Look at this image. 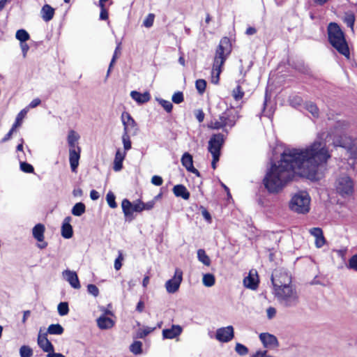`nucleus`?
Listing matches in <instances>:
<instances>
[{"instance_id": "nucleus-1", "label": "nucleus", "mask_w": 357, "mask_h": 357, "mask_svg": "<svg viewBox=\"0 0 357 357\" xmlns=\"http://www.w3.org/2000/svg\"><path fill=\"white\" fill-rule=\"evenodd\" d=\"M324 133L304 149L287 148L278 164L271 165L263 180L270 193H278L296 175L313 180L317 178L319 167L327 162L331 154L323 139Z\"/></svg>"}, {"instance_id": "nucleus-2", "label": "nucleus", "mask_w": 357, "mask_h": 357, "mask_svg": "<svg viewBox=\"0 0 357 357\" xmlns=\"http://www.w3.org/2000/svg\"><path fill=\"white\" fill-rule=\"evenodd\" d=\"M273 294L278 303L287 308L296 307L299 303V295L291 284V278L286 272L275 271L271 276Z\"/></svg>"}, {"instance_id": "nucleus-3", "label": "nucleus", "mask_w": 357, "mask_h": 357, "mask_svg": "<svg viewBox=\"0 0 357 357\" xmlns=\"http://www.w3.org/2000/svg\"><path fill=\"white\" fill-rule=\"evenodd\" d=\"M231 51V45L229 38L227 37L222 38L215 51L214 57L211 82L213 84H218L219 82L220 74L222 72V66L225 63L227 56Z\"/></svg>"}, {"instance_id": "nucleus-4", "label": "nucleus", "mask_w": 357, "mask_h": 357, "mask_svg": "<svg viewBox=\"0 0 357 357\" xmlns=\"http://www.w3.org/2000/svg\"><path fill=\"white\" fill-rule=\"evenodd\" d=\"M328 40L341 54L349 56V50L343 32L337 23L331 22L328 26Z\"/></svg>"}, {"instance_id": "nucleus-5", "label": "nucleus", "mask_w": 357, "mask_h": 357, "mask_svg": "<svg viewBox=\"0 0 357 357\" xmlns=\"http://www.w3.org/2000/svg\"><path fill=\"white\" fill-rule=\"evenodd\" d=\"M238 118L239 116L236 111L227 109L219 116L218 119L211 121L208 127L215 130L223 128L225 126L231 128L236 124Z\"/></svg>"}, {"instance_id": "nucleus-6", "label": "nucleus", "mask_w": 357, "mask_h": 357, "mask_svg": "<svg viewBox=\"0 0 357 357\" xmlns=\"http://www.w3.org/2000/svg\"><path fill=\"white\" fill-rule=\"evenodd\" d=\"M310 197L307 192L301 191L294 195L290 202L292 211L298 213H306L310 210Z\"/></svg>"}, {"instance_id": "nucleus-7", "label": "nucleus", "mask_w": 357, "mask_h": 357, "mask_svg": "<svg viewBox=\"0 0 357 357\" xmlns=\"http://www.w3.org/2000/svg\"><path fill=\"white\" fill-rule=\"evenodd\" d=\"M335 188L337 192L342 197L350 196L354 192V181L347 175H341L335 182Z\"/></svg>"}, {"instance_id": "nucleus-8", "label": "nucleus", "mask_w": 357, "mask_h": 357, "mask_svg": "<svg viewBox=\"0 0 357 357\" xmlns=\"http://www.w3.org/2000/svg\"><path fill=\"white\" fill-rule=\"evenodd\" d=\"M121 208L126 220L129 222L135 219V212H142V208L139 205V199L132 203L128 199H124L121 202Z\"/></svg>"}, {"instance_id": "nucleus-9", "label": "nucleus", "mask_w": 357, "mask_h": 357, "mask_svg": "<svg viewBox=\"0 0 357 357\" xmlns=\"http://www.w3.org/2000/svg\"><path fill=\"white\" fill-rule=\"evenodd\" d=\"M121 121L123 125V133L135 135L138 132L137 124L128 112H123L121 114Z\"/></svg>"}, {"instance_id": "nucleus-10", "label": "nucleus", "mask_w": 357, "mask_h": 357, "mask_svg": "<svg viewBox=\"0 0 357 357\" xmlns=\"http://www.w3.org/2000/svg\"><path fill=\"white\" fill-rule=\"evenodd\" d=\"M225 142L224 135L222 133L214 134L208 142V151L211 155H220V149Z\"/></svg>"}, {"instance_id": "nucleus-11", "label": "nucleus", "mask_w": 357, "mask_h": 357, "mask_svg": "<svg viewBox=\"0 0 357 357\" xmlns=\"http://www.w3.org/2000/svg\"><path fill=\"white\" fill-rule=\"evenodd\" d=\"M183 280V271L176 268L174 277L167 280L165 284L167 291L170 294L176 292Z\"/></svg>"}, {"instance_id": "nucleus-12", "label": "nucleus", "mask_w": 357, "mask_h": 357, "mask_svg": "<svg viewBox=\"0 0 357 357\" xmlns=\"http://www.w3.org/2000/svg\"><path fill=\"white\" fill-rule=\"evenodd\" d=\"M234 337V328L231 326L220 328L216 331L215 338L222 342H228Z\"/></svg>"}, {"instance_id": "nucleus-13", "label": "nucleus", "mask_w": 357, "mask_h": 357, "mask_svg": "<svg viewBox=\"0 0 357 357\" xmlns=\"http://www.w3.org/2000/svg\"><path fill=\"white\" fill-rule=\"evenodd\" d=\"M45 230V226L40 223L35 225L32 229L33 236L40 242L38 247L40 249H44L47 246V243L44 241Z\"/></svg>"}, {"instance_id": "nucleus-14", "label": "nucleus", "mask_w": 357, "mask_h": 357, "mask_svg": "<svg viewBox=\"0 0 357 357\" xmlns=\"http://www.w3.org/2000/svg\"><path fill=\"white\" fill-rule=\"evenodd\" d=\"M62 275L73 288L75 289H80L81 285L76 272L70 270H65L63 271Z\"/></svg>"}, {"instance_id": "nucleus-15", "label": "nucleus", "mask_w": 357, "mask_h": 357, "mask_svg": "<svg viewBox=\"0 0 357 357\" xmlns=\"http://www.w3.org/2000/svg\"><path fill=\"white\" fill-rule=\"evenodd\" d=\"M38 344L43 351L47 352L48 354L54 351V346L47 339V333H43L41 330L39 331L38 336Z\"/></svg>"}, {"instance_id": "nucleus-16", "label": "nucleus", "mask_w": 357, "mask_h": 357, "mask_svg": "<svg viewBox=\"0 0 357 357\" xmlns=\"http://www.w3.org/2000/svg\"><path fill=\"white\" fill-rule=\"evenodd\" d=\"M27 113L26 109H23L20 111V112L17 114L15 122L13 125L11 129L9 130V132L4 136V137L1 139V142L4 143L9 140L13 133V132L15 130V129L21 126V122L23 119V118L25 116V115Z\"/></svg>"}, {"instance_id": "nucleus-17", "label": "nucleus", "mask_w": 357, "mask_h": 357, "mask_svg": "<svg viewBox=\"0 0 357 357\" xmlns=\"http://www.w3.org/2000/svg\"><path fill=\"white\" fill-rule=\"evenodd\" d=\"M181 161L183 166L185 167L188 172L199 176V172L194 167L192 156L189 153L186 152L183 153Z\"/></svg>"}, {"instance_id": "nucleus-18", "label": "nucleus", "mask_w": 357, "mask_h": 357, "mask_svg": "<svg viewBox=\"0 0 357 357\" xmlns=\"http://www.w3.org/2000/svg\"><path fill=\"white\" fill-rule=\"evenodd\" d=\"M259 339L266 348H274L278 346V341L275 336L269 333H261Z\"/></svg>"}, {"instance_id": "nucleus-19", "label": "nucleus", "mask_w": 357, "mask_h": 357, "mask_svg": "<svg viewBox=\"0 0 357 357\" xmlns=\"http://www.w3.org/2000/svg\"><path fill=\"white\" fill-rule=\"evenodd\" d=\"M77 150L69 149V161L72 172H76L79 165V160L80 158V147H77Z\"/></svg>"}, {"instance_id": "nucleus-20", "label": "nucleus", "mask_w": 357, "mask_h": 357, "mask_svg": "<svg viewBox=\"0 0 357 357\" xmlns=\"http://www.w3.org/2000/svg\"><path fill=\"white\" fill-rule=\"evenodd\" d=\"M182 327L179 325H172L170 328L162 330L164 339H174L179 336L182 333Z\"/></svg>"}, {"instance_id": "nucleus-21", "label": "nucleus", "mask_w": 357, "mask_h": 357, "mask_svg": "<svg viewBox=\"0 0 357 357\" xmlns=\"http://www.w3.org/2000/svg\"><path fill=\"white\" fill-rule=\"evenodd\" d=\"M310 233L315 238V245L317 248H321L326 243L322 229L319 227H313L310 229Z\"/></svg>"}, {"instance_id": "nucleus-22", "label": "nucleus", "mask_w": 357, "mask_h": 357, "mask_svg": "<svg viewBox=\"0 0 357 357\" xmlns=\"http://www.w3.org/2000/svg\"><path fill=\"white\" fill-rule=\"evenodd\" d=\"M71 221V217L68 216L65 218L62 227H61V236L64 238H70L73 235V230L70 222Z\"/></svg>"}, {"instance_id": "nucleus-23", "label": "nucleus", "mask_w": 357, "mask_h": 357, "mask_svg": "<svg viewBox=\"0 0 357 357\" xmlns=\"http://www.w3.org/2000/svg\"><path fill=\"white\" fill-rule=\"evenodd\" d=\"M126 155L125 151H121L120 149L117 150L113 166V169L115 172H119L123 168V161L125 159Z\"/></svg>"}, {"instance_id": "nucleus-24", "label": "nucleus", "mask_w": 357, "mask_h": 357, "mask_svg": "<svg viewBox=\"0 0 357 357\" xmlns=\"http://www.w3.org/2000/svg\"><path fill=\"white\" fill-rule=\"evenodd\" d=\"M131 98L139 104L147 102L151 99V96L149 92L141 93L136 91H132L130 93Z\"/></svg>"}, {"instance_id": "nucleus-25", "label": "nucleus", "mask_w": 357, "mask_h": 357, "mask_svg": "<svg viewBox=\"0 0 357 357\" xmlns=\"http://www.w3.org/2000/svg\"><path fill=\"white\" fill-rule=\"evenodd\" d=\"M173 192L176 197H181L185 200H188L190 198V192L183 185L179 184L174 185Z\"/></svg>"}, {"instance_id": "nucleus-26", "label": "nucleus", "mask_w": 357, "mask_h": 357, "mask_svg": "<svg viewBox=\"0 0 357 357\" xmlns=\"http://www.w3.org/2000/svg\"><path fill=\"white\" fill-rule=\"evenodd\" d=\"M79 135L75 130H71L68 132L67 141L70 149L77 150V147H79L77 146V142L79 139Z\"/></svg>"}, {"instance_id": "nucleus-27", "label": "nucleus", "mask_w": 357, "mask_h": 357, "mask_svg": "<svg viewBox=\"0 0 357 357\" xmlns=\"http://www.w3.org/2000/svg\"><path fill=\"white\" fill-rule=\"evenodd\" d=\"M41 17L45 22L50 21L54 15V9L48 4H45L42 7Z\"/></svg>"}, {"instance_id": "nucleus-28", "label": "nucleus", "mask_w": 357, "mask_h": 357, "mask_svg": "<svg viewBox=\"0 0 357 357\" xmlns=\"http://www.w3.org/2000/svg\"><path fill=\"white\" fill-rule=\"evenodd\" d=\"M97 324L100 329H109L113 327L114 322L112 319L103 315L97 319Z\"/></svg>"}, {"instance_id": "nucleus-29", "label": "nucleus", "mask_w": 357, "mask_h": 357, "mask_svg": "<svg viewBox=\"0 0 357 357\" xmlns=\"http://www.w3.org/2000/svg\"><path fill=\"white\" fill-rule=\"evenodd\" d=\"M243 284L247 288L255 289L258 286V281L251 275V273H250V274L244 278Z\"/></svg>"}, {"instance_id": "nucleus-30", "label": "nucleus", "mask_w": 357, "mask_h": 357, "mask_svg": "<svg viewBox=\"0 0 357 357\" xmlns=\"http://www.w3.org/2000/svg\"><path fill=\"white\" fill-rule=\"evenodd\" d=\"M197 259L205 266H209L211 265V259L204 249L197 250Z\"/></svg>"}, {"instance_id": "nucleus-31", "label": "nucleus", "mask_w": 357, "mask_h": 357, "mask_svg": "<svg viewBox=\"0 0 357 357\" xmlns=\"http://www.w3.org/2000/svg\"><path fill=\"white\" fill-rule=\"evenodd\" d=\"M64 331L63 328L59 324H51L47 328V334L61 335Z\"/></svg>"}, {"instance_id": "nucleus-32", "label": "nucleus", "mask_w": 357, "mask_h": 357, "mask_svg": "<svg viewBox=\"0 0 357 357\" xmlns=\"http://www.w3.org/2000/svg\"><path fill=\"white\" fill-rule=\"evenodd\" d=\"M86 211V206L82 202H78L74 205L72 208V214L75 216H81Z\"/></svg>"}, {"instance_id": "nucleus-33", "label": "nucleus", "mask_w": 357, "mask_h": 357, "mask_svg": "<svg viewBox=\"0 0 357 357\" xmlns=\"http://www.w3.org/2000/svg\"><path fill=\"white\" fill-rule=\"evenodd\" d=\"M202 282L205 287H211L215 282V276L211 273H206L203 275Z\"/></svg>"}, {"instance_id": "nucleus-34", "label": "nucleus", "mask_w": 357, "mask_h": 357, "mask_svg": "<svg viewBox=\"0 0 357 357\" xmlns=\"http://www.w3.org/2000/svg\"><path fill=\"white\" fill-rule=\"evenodd\" d=\"M344 22L354 31L355 15L352 13H347L344 17Z\"/></svg>"}, {"instance_id": "nucleus-35", "label": "nucleus", "mask_w": 357, "mask_h": 357, "mask_svg": "<svg viewBox=\"0 0 357 357\" xmlns=\"http://www.w3.org/2000/svg\"><path fill=\"white\" fill-rule=\"evenodd\" d=\"M15 38L20 42L24 43L29 40L30 36L24 29H19L15 33Z\"/></svg>"}, {"instance_id": "nucleus-36", "label": "nucleus", "mask_w": 357, "mask_h": 357, "mask_svg": "<svg viewBox=\"0 0 357 357\" xmlns=\"http://www.w3.org/2000/svg\"><path fill=\"white\" fill-rule=\"evenodd\" d=\"M304 107L314 117H318L319 109L315 104L311 102H307L305 103Z\"/></svg>"}, {"instance_id": "nucleus-37", "label": "nucleus", "mask_w": 357, "mask_h": 357, "mask_svg": "<svg viewBox=\"0 0 357 357\" xmlns=\"http://www.w3.org/2000/svg\"><path fill=\"white\" fill-rule=\"evenodd\" d=\"M142 343L140 341H135L130 347V350L135 355L142 354Z\"/></svg>"}, {"instance_id": "nucleus-38", "label": "nucleus", "mask_w": 357, "mask_h": 357, "mask_svg": "<svg viewBox=\"0 0 357 357\" xmlns=\"http://www.w3.org/2000/svg\"><path fill=\"white\" fill-rule=\"evenodd\" d=\"M58 313L60 316H65L69 312L68 304L66 302H61L57 306Z\"/></svg>"}, {"instance_id": "nucleus-39", "label": "nucleus", "mask_w": 357, "mask_h": 357, "mask_svg": "<svg viewBox=\"0 0 357 357\" xmlns=\"http://www.w3.org/2000/svg\"><path fill=\"white\" fill-rule=\"evenodd\" d=\"M232 96L235 100H240L244 96V91L241 86L238 85L232 91Z\"/></svg>"}, {"instance_id": "nucleus-40", "label": "nucleus", "mask_w": 357, "mask_h": 357, "mask_svg": "<svg viewBox=\"0 0 357 357\" xmlns=\"http://www.w3.org/2000/svg\"><path fill=\"white\" fill-rule=\"evenodd\" d=\"M122 142L123 144L124 151L130 150L132 147L131 141L130 139V135L127 133H123L122 135Z\"/></svg>"}, {"instance_id": "nucleus-41", "label": "nucleus", "mask_w": 357, "mask_h": 357, "mask_svg": "<svg viewBox=\"0 0 357 357\" xmlns=\"http://www.w3.org/2000/svg\"><path fill=\"white\" fill-rule=\"evenodd\" d=\"M106 200H107V202L108 205L112 208H115L117 207V204H116V202L115 201V195H114V194L112 192L109 191L107 194V195H106Z\"/></svg>"}, {"instance_id": "nucleus-42", "label": "nucleus", "mask_w": 357, "mask_h": 357, "mask_svg": "<svg viewBox=\"0 0 357 357\" xmlns=\"http://www.w3.org/2000/svg\"><path fill=\"white\" fill-rule=\"evenodd\" d=\"M154 330V328L146 327L144 328H140L137 332V337L144 338L146 335L151 333Z\"/></svg>"}, {"instance_id": "nucleus-43", "label": "nucleus", "mask_w": 357, "mask_h": 357, "mask_svg": "<svg viewBox=\"0 0 357 357\" xmlns=\"http://www.w3.org/2000/svg\"><path fill=\"white\" fill-rule=\"evenodd\" d=\"M20 354L21 357H31L33 351L29 347L24 345L20 349Z\"/></svg>"}, {"instance_id": "nucleus-44", "label": "nucleus", "mask_w": 357, "mask_h": 357, "mask_svg": "<svg viewBox=\"0 0 357 357\" xmlns=\"http://www.w3.org/2000/svg\"><path fill=\"white\" fill-rule=\"evenodd\" d=\"M195 86L198 92L202 94L205 91L206 87V82L202 79H197L195 82Z\"/></svg>"}, {"instance_id": "nucleus-45", "label": "nucleus", "mask_w": 357, "mask_h": 357, "mask_svg": "<svg viewBox=\"0 0 357 357\" xmlns=\"http://www.w3.org/2000/svg\"><path fill=\"white\" fill-rule=\"evenodd\" d=\"M160 105L164 108V109L169 113L172 110L173 105L172 103L169 100H165L163 99H158V100Z\"/></svg>"}, {"instance_id": "nucleus-46", "label": "nucleus", "mask_w": 357, "mask_h": 357, "mask_svg": "<svg viewBox=\"0 0 357 357\" xmlns=\"http://www.w3.org/2000/svg\"><path fill=\"white\" fill-rule=\"evenodd\" d=\"M139 205L142 208V211H143L144 210H146V211L151 210L154 207V205L155 204V200H151L146 203H144V202H142L140 199H139Z\"/></svg>"}, {"instance_id": "nucleus-47", "label": "nucleus", "mask_w": 357, "mask_h": 357, "mask_svg": "<svg viewBox=\"0 0 357 357\" xmlns=\"http://www.w3.org/2000/svg\"><path fill=\"white\" fill-rule=\"evenodd\" d=\"M235 351L241 356H245L248 353V349L241 343L236 344Z\"/></svg>"}, {"instance_id": "nucleus-48", "label": "nucleus", "mask_w": 357, "mask_h": 357, "mask_svg": "<svg viewBox=\"0 0 357 357\" xmlns=\"http://www.w3.org/2000/svg\"><path fill=\"white\" fill-rule=\"evenodd\" d=\"M289 103L290 105L295 108L301 105L302 98L300 96H292L289 98Z\"/></svg>"}, {"instance_id": "nucleus-49", "label": "nucleus", "mask_w": 357, "mask_h": 357, "mask_svg": "<svg viewBox=\"0 0 357 357\" xmlns=\"http://www.w3.org/2000/svg\"><path fill=\"white\" fill-rule=\"evenodd\" d=\"M20 169L26 173H33L34 171L33 167L31 165L22 161H20Z\"/></svg>"}, {"instance_id": "nucleus-50", "label": "nucleus", "mask_w": 357, "mask_h": 357, "mask_svg": "<svg viewBox=\"0 0 357 357\" xmlns=\"http://www.w3.org/2000/svg\"><path fill=\"white\" fill-rule=\"evenodd\" d=\"M155 15L154 14L150 13L147 15L146 19L143 22V25L146 28H150L153 26Z\"/></svg>"}, {"instance_id": "nucleus-51", "label": "nucleus", "mask_w": 357, "mask_h": 357, "mask_svg": "<svg viewBox=\"0 0 357 357\" xmlns=\"http://www.w3.org/2000/svg\"><path fill=\"white\" fill-rule=\"evenodd\" d=\"M172 102L176 104H180L183 101V94L181 91L176 92L172 98Z\"/></svg>"}, {"instance_id": "nucleus-52", "label": "nucleus", "mask_w": 357, "mask_h": 357, "mask_svg": "<svg viewBox=\"0 0 357 357\" xmlns=\"http://www.w3.org/2000/svg\"><path fill=\"white\" fill-rule=\"evenodd\" d=\"M348 268L357 271V255L352 256L349 260Z\"/></svg>"}, {"instance_id": "nucleus-53", "label": "nucleus", "mask_w": 357, "mask_h": 357, "mask_svg": "<svg viewBox=\"0 0 357 357\" xmlns=\"http://www.w3.org/2000/svg\"><path fill=\"white\" fill-rule=\"evenodd\" d=\"M87 291L89 294L93 295L95 297H97L99 294V289L95 284H88L87 286Z\"/></svg>"}, {"instance_id": "nucleus-54", "label": "nucleus", "mask_w": 357, "mask_h": 357, "mask_svg": "<svg viewBox=\"0 0 357 357\" xmlns=\"http://www.w3.org/2000/svg\"><path fill=\"white\" fill-rule=\"evenodd\" d=\"M123 260V254L121 251H119V256L118 257L115 259V261H114V268L116 270V271H119L121 269V266H122V263L121 261Z\"/></svg>"}, {"instance_id": "nucleus-55", "label": "nucleus", "mask_w": 357, "mask_h": 357, "mask_svg": "<svg viewBox=\"0 0 357 357\" xmlns=\"http://www.w3.org/2000/svg\"><path fill=\"white\" fill-rule=\"evenodd\" d=\"M151 183L156 186H160L162 184L163 180L161 176L155 175L151 178Z\"/></svg>"}, {"instance_id": "nucleus-56", "label": "nucleus", "mask_w": 357, "mask_h": 357, "mask_svg": "<svg viewBox=\"0 0 357 357\" xmlns=\"http://www.w3.org/2000/svg\"><path fill=\"white\" fill-rule=\"evenodd\" d=\"M349 149L350 150L351 156L354 158L357 159V144L355 142H353Z\"/></svg>"}, {"instance_id": "nucleus-57", "label": "nucleus", "mask_w": 357, "mask_h": 357, "mask_svg": "<svg viewBox=\"0 0 357 357\" xmlns=\"http://www.w3.org/2000/svg\"><path fill=\"white\" fill-rule=\"evenodd\" d=\"M267 317L269 319H273L276 314V310L273 307H269L266 310Z\"/></svg>"}, {"instance_id": "nucleus-58", "label": "nucleus", "mask_w": 357, "mask_h": 357, "mask_svg": "<svg viewBox=\"0 0 357 357\" xmlns=\"http://www.w3.org/2000/svg\"><path fill=\"white\" fill-rule=\"evenodd\" d=\"M40 102L41 101L39 98H35L29 103V105L26 109L28 111L29 109L35 108L37 106H38L40 104Z\"/></svg>"}, {"instance_id": "nucleus-59", "label": "nucleus", "mask_w": 357, "mask_h": 357, "mask_svg": "<svg viewBox=\"0 0 357 357\" xmlns=\"http://www.w3.org/2000/svg\"><path fill=\"white\" fill-rule=\"evenodd\" d=\"M20 48L22 52L23 57L25 58L26 56L27 52L29 50V46L26 43V42L20 43Z\"/></svg>"}, {"instance_id": "nucleus-60", "label": "nucleus", "mask_w": 357, "mask_h": 357, "mask_svg": "<svg viewBox=\"0 0 357 357\" xmlns=\"http://www.w3.org/2000/svg\"><path fill=\"white\" fill-rule=\"evenodd\" d=\"M195 116L197 121L199 123H202L204 119V113L202 109H198L195 111Z\"/></svg>"}, {"instance_id": "nucleus-61", "label": "nucleus", "mask_w": 357, "mask_h": 357, "mask_svg": "<svg viewBox=\"0 0 357 357\" xmlns=\"http://www.w3.org/2000/svg\"><path fill=\"white\" fill-rule=\"evenodd\" d=\"M100 8H101V11L100 13V19L102 20H105L108 18V13H107V10H105V6L100 7Z\"/></svg>"}, {"instance_id": "nucleus-62", "label": "nucleus", "mask_w": 357, "mask_h": 357, "mask_svg": "<svg viewBox=\"0 0 357 357\" xmlns=\"http://www.w3.org/2000/svg\"><path fill=\"white\" fill-rule=\"evenodd\" d=\"M90 197L92 200H97L99 199L100 195H99L98 192H97L96 190H92L90 192Z\"/></svg>"}, {"instance_id": "nucleus-63", "label": "nucleus", "mask_w": 357, "mask_h": 357, "mask_svg": "<svg viewBox=\"0 0 357 357\" xmlns=\"http://www.w3.org/2000/svg\"><path fill=\"white\" fill-rule=\"evenodd\" d=\"M144 309V303L142 301H139L136 306V310L139 312H143Z\"/></svg>"}, {"instance_id": "nucleus-64", "label": "nucleus", "mask_w": 357, "mask_h": 357, "mask_svg": "<svg viewBox=\"0 0 357 357\" xmlns=\"http://www.w3.org/2000/svg\"><path fill=\"white\" fill-rule=\"evenodd\" d=\"M47 357H65L63 354H60V353H55L53 351H52L51 353H49L47 355Z\"/></svg>"}]
</instances>
